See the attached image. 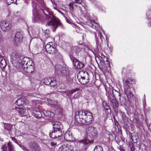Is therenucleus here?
Returning a JSON list of instances; mask_svg holds the SVG:
<instances>
[{"instance_id":"09e8293b","label":"nucleus","mask_w":151,"mask_h":151,"mask_svg":"<svg viewBox=\"0 0 151 151\" xmlns=\"http://www.w3.org/2000/svg\"><path fill=\"white\" fill-rule=\"evenodd\" d=\"M56 143H55L53 142H51V145L52 146H54L55 145H56Z\"/></svg>"},{"instance_id":"a19ab883","label":"nucleus","mask_w":151,"mask_h":151,"mask_svg":"<svg viewBox=\"0 0 151 151\" xmlns=\"http://www.w3.org/2000/svg\"><path fill=\"white\" fill-rule=\"evenodd\" d=\"M82 1V0H75V3H78L79 4H81Z\"/></svg>"},{"instance_id":"e433bc0d","label":"nucleus","mask_w":151,"mask_h":151,"mask_svg":"<svg viewBox=\"0 0 151 151\" xmlns=\"http://www.w3.org/2000/svg\"><path fill=\"white\" fill-rule=\"evenodd\" d=\"M73 3H70L69 4V8L70 10H73Z\"/></svg>"},{"instance_id":"f704fd0d","label":"nucleus","mask_w":151,"mask_h":151,"mask_svg":"<svg viewBox=\"0 0 151 151\" xmlns=\"http://www.w3.org/2000/svg\"><path fill=\"white\" fill-rule=\"evenodd\" d=\"M103 106L104 109L106 110H109V106L106 104L105 102H104L103 103Z\"/></svg>"},{"instance_id":"c85d7f7f","label":"nucleus","mask_w":151,"mask_h":151,"mask_svg":"<svg viewBox=\"0 0 151 151\" xmlns=\"http://www.w3.org/2000/svg\"><path fill=\"white\" fill-rule=\"evenodd\" d=\"M16 110L19 113L21 114H23L25 113L26 111V109L24 108H17Z\"/></svg>"},{"instance_id":"4c0bfd02","label":"nucleus","mask_w":151,"mask_h":151,"mask_svg":"<svg viewBox=\"0 0 151 151\" xmlns=\"http://www.w3.org/2000/svg\"><path fill=\"white\" fill-rule=\"evenodd\" d=\"M107 63L105 64V66L107 68V70H109L110 69V65L108 61Z\"/></svg>"},{"instance_id":"f03ea898","label":"nucleus","mask_w":151,"mask_h":151,"mask_svg":"<svg viewBox=\"0 0 151 151\" xmlns=\"http://www.w3.org/2000/svg\"><path fill=\"white\" fill-rule=\"evenodd\" d=\"M21 56L17 52L12 53L11 56V62L13 65L16 68L19 69L21 71L29 64L32 63V60H29L27 58H24L21 60Z\"/></svg>"},{"instance_id":"79ce46f5","label":"nucleus","mask_w":151,"mask_h":151,"mask_svg":"<svg viewBox=\"0 0 151 151\" xmlns=\"http://www.w3.org/2000/svg\"><path fill=\"white\" fill-rule=\"evenodd\" d=\"M64 17L67 22L69 23H70V20H69V19H68L65 16H64Z\"/></svg>"},{"instance_id":"7ed1b4c3","label":"nucleus","mask_w":151,"mask_h":151,"mask_svg":"<svg viewBox=\"0 0 151 151\" xmlns=\"http://www.w3.org/2000/svg\"><path fill=\"white\" fill-rule=\"evenodd\" d=\"M75 122L83 125L90 124L93 120L92 113L87 111L80 110L75 113Z\"/></svg>"},{"instance_id":"ddd939ff","label":"nucleus","mask_w":151,"mask_h":151,"mask_svg":"<svg viewBox=\"0 0 151 151\" xmlns=\"http://www.w3.org/2000/svg\"><path fill=\"white\" fill-rule=\"evenodd\" d=\"M95 38L96 39V43L97 44L99 45L101 44L102 41L104 39L103 37L102 36L101 33L100 32H98V38L97 37L96 34L95 32L94 33Z\"/></svg>"},{"instance_id":"1a4fd4ad","label":"nucleus","mask_w":151,"mask_h":151,"mask_svg":"<svg viewBox=\"0 0 151 151\" xmlns=\"http://www.w3.org/2000/svg\"><path fill=\"white\" fill-rule=\"evenodd\" d=\"M1 27L3 31H7L10 29L11 25L8 22L3 21L1 23Z\"/></svg>"},{"instance_id":"4be33fe9","label":"nucleus","mask_w":151,"mask_h":151,"mask_svg":"<svg viewBox=\"0 0 151 151\" xmlns=\"http://www.w3.org/2000/svg\"><path fill=\"white\" fill-rule=\"evenodd\" d=\"M56 132L55 131L54 129H53V130L49 133L50 137L52 138H56Z\"/></svg>"},{"instance_id":"5701e85b","label":"nucleus","mask_w":151,"mask_h":151,"mask_svg":"<svg viewBox=\"0 0 151 151\" xmlns=\"http://www.w3.org/2000/svg\"><path fill=\"white\" fill-rule=\"evenodd\" d=\"M51 81V78H46L43 80V82L46 85H49L50 82Z\"/></svg>"},{"instance_id":"13d9d810","label":"nucleus","mask_w":151,"mask_h":151,"mask_svg":"<svg viewBox=\"0 0 151 151\" xmlns=\"http://www.w3.org/2000/svg\"><path fill=\"white\" fill-rule=\"evenodd\" d=\"M0 140L2 141L3 140V139H0Z\"/></svg>"},{"instance_id":"412c9836","label":"nucleus","mask_w":151,"mask_h":151,"mask_svg":"<svg viewBox=\"0 0 151 151\" xmlns=\"http://www.w3.org/2000/svg\"><path fill=\"white\" fill-rule=\"evenodd\" d=\"M33 113L35 115V117L37 118H40L42 116V114L40 111L34 110Z\"/></svg>"},{"instance_id":"6e6552de","label":"nucleus","mask_w":151,"mask_h":151,"mask_svg":"<svg viewBox=\"0 0 151 151\" xmlns=\"http://www.w3.org/2000/svg\"><path fill=\"white\" fill-rule=\"evenodd\" d=\"M64 139L67 141H76L75 139L72 135V133L70 131H67L64 136Z\"/></svg>"},{"instance_id":"423d86ee","label":"nucleus","mask_w":151,"mask_h":151,"mask_svg":"<svg viewBox=\"0 0 151 151\" xmlns=\"http://www.w3.org/2000/svg\"><path fill=\"white\" fill-rule=\"evenodd\" d=\"M129 82L127 81H125L124 82V91L128 98H130L133 96L132 93V91L130 89L129 86L128 85Z\"/></svg>"},{"instance_id":"2f4dec72","label":"nucleus","mask_w":151,"mask_h":151,"mask_svg":"<svg viewBox=\"0 0 151 151\" xmlns=\"http://www.w3.org/2000/svg\"><path fill=\"white\" fill-rule=\"evenodd\" d=\"M101 55H99L100 57H101V59H102L103 61L104 62L105 60L104 59H106V61L107 62H108V60H107V57L104 55L103 54L101 53Z\"/></svg>"},{"instance_id":"5fc2aeb1","label":"nucleus","mask_w":151,"mask_h":151,"mask_svg":"<svg viewBox=\"0 0 151 151\" xmlns=\"http://www.w3.org/2000/svg\"><path fill=\"white\" fill-rule=\"evenodd\" d=\"M2 35L1 33V31H0V39H1L2 37Z\"/></svg>"},{"instance_id":"473e14b6","label":"nucleus","mask_w":151,"mask_h":151,"mask_svg":"<svg viewBox=\"0 0 151 151\" xmlns=\"http://www.w3.org/2000/svg\"><path fill=\"white\" fill-rule=\"evenodd\" d=\"M17 0H7L6 3L8 5H10L12 3H15L17 4L16 3Z\"/></svg>"},{"instance_id":"f3484780","label":"nucleus","mask_w":151,"mask_h":151,"mask_svg":"<svg viewBox=\"0 0 151 151\" xmlns=\"http://www.w3.org/2000/svg\"><path fill=\"white\" fill-rule=\"evenodd\" d=\"M70 70L68 67H63L62 71L61 76H69Z\"/></svg>"},{"instance_id":"7c9ffc66","label":"nucleus","mask_w":151,"mask_h":151,"mask_svg":"<svg viewBox=\"0 0 151 151\" xmlns=\"http://www.w3.org/2000/svg\"><path fill=\"white\" fill-rule=\"evenodd\" d=\"M7 146L9 151H13V146L11 142H9L7 144Z\"/></svg>"},{"instance_id":"052dcab7","label":"nucleus","mask_w":151,"mask_h":151,"mask_svg":"<svg viewBox=\"0 0 151 151\" xmlns=\"http://www.w3.org/2000/svg\"><path fill=\"white\" fill-rule=\"evenodd\" d=\"M63 16H64H64H65L64 15H63Z\"/></svg>"},{"instance_id":"f8f14e48","label":"nucleus","mask_w":151,"mask_h":151,"mask_svg":"<svg viewBox=\"0 0 151 151\" xmlns=\"http://www.w3.org/2000/svg\"><path fill=\"white\" fill-rule=\"evenodd\" d=\"M108 97V100L111 102V105L114 108L117 107L119 106L118 102L116 101L115 99L113 98L111 100V98L109 93H107L106 94Z\"/></svg>"},{"instance_id":"393cba45","label":"nucleus","mask_w":151,"mask_h":151,"mask_svg":"<svg viewBox=\"0 0 151 151\" xmlns=\"http://www.w3.org/2000/svg\"><path fill=\"white\" fill-rule=\"evenodd\" d=\"M55 131L56 132V138L58 137L61 136L63 132L62 129L57 130L56 131Z\"/></svg>"},{"instance_id":"c756f323","label":"nucleus","mask_w":151,"mask_h":151,"mask_svg":"<svg viewBox=\"0 0 151 151\" xmlns=\"http://www.w3.org/2000/svg\"><path fill=\"white\" fill-rule=\"evenodd\" d=\"M93 151H103L102 147L100 145H97L95 147Z\"/></svg>"},{"instance_id":"a878e982","label":"nucleus","mask_w":151,"mask_h":151,"mask_svg":"<svg viewBox=\"0 0 151 151\" xmlns=\"http://www.w3.org/2000/svg\"><path fill=\"white\" fill-rule=\"evenodd\" d=\"M85 77H81V78L79 79L80 82L82 84L84 85L87 83L88 81H86L85 80Z\"/></svg>"},{"instance_id":"49530a36","label":"nucleus","mask_w":151,"mask_h":151,"mask_svg":"<svg viewBox=\"0 0 151 151\" xmlns=\"http://www.w3.org/2000/svg\"><path fill=\"white\" fill-rule=\"evenodd\" d=\"M50 32L49 30L48 29H46L45 30V33L46 35H48L49 34Z\"/></svg>"},{"instance_id":"3c124183","label":"nucleus","mask_w":151,"mask_h":151,"mask_svg":"<svg viewBox=\"0 0 151 151\" xmlns=\"http://www.w3.org/2000/svg\"><path fill=\"white\" fill-rule=\"evenodd\" d=\"M55 4V5H53L52 6H53V8H54L55 9H56V10H57V8H56V4Z\"/></svg>"},{"instance_id":"a18cd8bd","label":"nucleus","mask_w":151,"mask_h":151,"mask_svg":"<svg viewBox=\"0 0 151 151\" xmlns=\"http://www.w3.org/2000/svg\"><path fill=\"white\" fill-rule=\"evenodd\" d=\"M1 148L2 149V151H7L5 146H3V147H1Z\"/></svg>"},{"instance_id":"aec40b11","label":"nucleus","mask_w":151,"mask_h":151,"mask_svg":"<svg viewBox=\"0 0 151 151\" xmlns=\"http://www.w3.org/2000/svg\"><path fill=\"white\" fill-rule=\"evenodd\" d=\"M0 67L1 68H4L6 65L5 60L3 59V58L2 57H0Z\"/></svg>"},{"instance_id":"f257e3e1","label":"nucleus","mask_w":151,"mask_h":151,"mask_svg":"<svg viewBox=\"0 0 151 151\" xmlns=\"http://www.w3.org/2000/svg\"><path fill=\"white\" fill-rule=\"evenodd\" d=\"M41 11V14L38 12L34 14L35 16V19L37 20L44 21L45 20H48L51 18V20L47 22L46 26H51L54 32L55 31L58 26H60L63 28H64L60 21L53 16L52 12L48 9H46L44 11Z\"/></svg>"},{"instance_id":"20e7f679","label":"nucleus","mask_w":151,"mask_h":151,"mask_svg":"<svg viewBox=\"0 0 151 151\" xmlns=\"http://www.w3.org/2000/svg\"><path fill=\"white\" fill-rule=\"evenodd\" d=\"M86 132L87 135V138L85 139L84 140H81L78 141L79 142L83 143L86 145L89 143L91 141V140L88 139V136L92 138L95 137L97 133L96 128L92 126L88 127L86 130Z\"/></svg>"},{"instance_id":"8fccbe9b","label":"nucleus","mask_w":151,"mask_h":151,"mask_svg":"<svg viewBox=\"0 0 151 151\" xmlns=\"http://www.w3.org/2000/svg\"><path fill=\"white\" fill-rule=\"evenodd\" d=\"M22 149H23V150H24L25 151H28V150H27V149L25 147H23V146H22Z\"/></svg>"},{"instance_id":"bb28decb","label":"nucleus","mask_w":151,"mask_h":151,"mask_svg":"<svg viewBox=\"0 0 151 151\" xmlns=\"http://www.w3.org/2000/svg\"><path fill=\"white\" fill-rule=\"evenodd\" d=\"M51 81H50V85L51 87H54L57 85V82L54 79L51 78Z\"/></svg>"},{"instance_id":"6e6d98bb","label":"nucleus","mask_w":151,"mask_h":151,"mask_svg":"<svg viewBox=\"0 0 151 151\" xmlns=\"http://www.w3.org/2000/svg\"><path fill=\"white\" fill-rule=\"evenodd\" d=\"M51 2L53 4H55V1H54V0H50Z\"/></svg>"},{"instance_id":"864d4df0","label":"nucleus","mask_w":151,"mask_h":151,"mask_svg":"<svg viewBox=\"0 0 151 151\" xmlns=\"http://www.w3.org/2000/svg\"><path fill=\"white\" fill-rule=\"evenodd\" d=\"M79 50L80 51V48H77V49H76V52H77V51L78 50V51Z\"/></svg>"},{"instance_id":"a211bd4d","label":"nucleus","mask_w":151,"mask_h":151,"mask_svg":"<svg viewBox=\"0 0 151 151\" xmlns=\"http://www.w3.org/2000/svg\"><path fill=\"white\" fill-rule=\"evenodd\" d=\"M32 151H38L40 150V148L38 145L35 143L32 144L30 147Z\"/></svg>"},{"instance_id":"6ab92c4d","label":"nucleus","mask_w":151,"mask_h":151,"mask_svg":"<svg viewBox=\"0 0 151 151\" xmlns=\"http://www.w3.org/2000/svg\"><path fill=\"white\" fill-rule=\"evenodd\" d=\"M43 114L46 116L50 117H53L55 116V114L53 112L48 111H44L43 112Z\"/></svg>"},{"instance_id":"2eb2a0df","label":"nucleus","mask_w":151,"mask_h":151,"mask_svg":"<svg viewBox=\"0 0 151 151\" xmlns=\"http://www.w3.org/2000/svg\"><path fill=\"white\" fill-rule=\"evenodd\" d=\"M71 146L67 144H64L60 147L58 151H71Z\"/></svg>"},{"instance_id":"4d7b16f0","label":"nucleus","mask_w":151,"mask_h":151,"mask_svg":"<svg viewBox=\"0 0 151 151\" xmlns=\"http://www.w3.org/2000/svg\"><path fill=\"white\" fill-rule=\"evenodd\" d=\"M131 150L132 151H134V148L133 149L132 148L131 149Z\"/></svg>"},{"instance_id":"4468645a","label":"nucleus","mask_w":151,"mask_h":151,"mask_svg":"<svg viewBox=\"0 0 151 151\" xmlns=\"http://www.w3.org/2000/svg\"><path fill=\"white\" fill-rule=\"evenodd\" d=\"M63 67L60 65H57L55 66V73L56 74L61 76Z\"/></svg>"},{"instance_id":"58836bf2","label":"nucleus","mask_w":151,"mask_h":151,"mask_svg":"<svg viewBox=\"0 0 151 151\" xmlns=\"http://www.w3.org/2000/svg\"><path fill=\"white\" fill-rule=\"evenodd\" d=\"M112 93L113 94V95H114V91L116 92V93H117V94H118L119 96H120V93H119V92L118 91H116V90H115V89H114L113 90H112Z\"/></svg>"},{"instance_id":"dca6fc26","label":"nucleus","mask_w":151,"mask_h":151,"mask_svg":"<svg viewBox=\"0 0 151 151\" xmlns=\"http://www.w3.org/2000/svg\"><path fill=\"white\" fill-rule=\"evenodd\" d=\"M88 24L90 27L95 29L96 30L99 27V25L93 21L89 20L88 22Z\"/></svg>"},{"instance_id":"37998d69","label":"nucleus","mask_w":151,"mask_h":151,"mask_svg":"<svg viewBox=\"0 0 151 151\" xmlns=\"http://www.w3.org/2000/svg\"><path fill=\"white\" fill-rule=\"evenodd\" d=\"M96 49H97L98 48H96ZM92 52H93L94 54H95L98 53L99 52V51L97 50H95L94 52H93L92 51Z\"/></svg>"},{"instance_id":"de8ad7c7","label":"nucleus","mask_w":151,"mask_h":151,"mask_svg":"<svg viewBox=\"0 0 151 151\" xmlns=\"http://www.w3.org/2000/svg\"><path fill=\"white\" fill-rule=\"evenodd\" d=\"M11 139L12 140L14 141V142H17V140L15 139V138L14 137H12Z\"/></svg>"},{"instance_id":"ea45409f","label":"nucleus","mask_w":151,"mask_h":151,"mask_svg":"<svg viewBox=\"0 0 151 151\" xmlns=\"http://www.w3.org/2000/svg\"><path fill=\"white\" fill-rule=\"evenodd\" d=\"M43 50L44 51L45 50L46 51L47 53H48V52H50V51L51 49H48L47 48H43Z\"/></svg>"},{"instance_id":"72a5a7b5","label":"nucleus","mask_w":151,"mask_h":151,"mask_svg":"<svg viewBox=\"0 0 151 151\" xmlns=\"http://www.w3.org/2000/svg\"><path fill=\"white\" fill-rule=\"evenodd\" d=\"M79 90V89L78 88H76L73 89L71 90L70 91H68V93H69L71 95V94H72L74 92L77 91H78Z\"/></svg>"},{"instance_id":"b1692460","label":"nucleus","mask_w":151,"mask_h":151,"mask_svg":"<svg viewBox=\"0 0 151 151\" xmlns=\"http://www.w3.org/2000/svg\"><path fill=\"white\" fill-rule=\"evenodd\" d=\"M24 102V100L23 99L20 98L18 99L16 101V104L19 106L22 104Z\"/></svg>"},{"instance_id":"c9c22d12","label":"nucleus","mask_w":151,"mask_h":151,"mask_svg":"<svg viewBox=\"0 0 151 151\" xmlns=\"http://www.w3.org/2000/svg\"><path fill=\"white\" fill-rule=\"evenodd\" d=\"M55 45H53V42H50L46 44L45 47H54Z\"/></svg>"},{"instance_id":"9b49d317","label":"nucleus","mask_w":151,"mask_h":151,"mask_svg":"<svg viewBox=\"0 0 151 151\" xmlns=\"http://www.w3.org/2000/svg\"><path fill=\"white\" fill-rule=\"evenodd\" d=\"M26 73H30L33 72L34 70V66L33 63L29 64L24 68L23 69Z\"/></svg>"},{"instance_id":"cd10ccee","label":"nucleus","mask_w":151,"mask_h":151,"mask_svg":"<svg viewBox=\"0 0 151 151\" xmlns=\"http://www.w3.org/2000/svg\"><path fill=\"white\" fill-rule=\"evenodd\" d=\"M48 49H51L50 51V52H48V53L50 54H55L57 52V50L56 49V48H47Z\"/></svg>"},{"instance_id":"c03bdc74","label":"nucleus","mask_w":151,"mask_h":151,"mask_svg":"<svg viewBox=\"0 0 151 151\" xmlns=\"http://www.w3.org/2000/svg\"><path fill=\"white\" fill-rule=\"evenodd\" d=\"M77 96H76V95H74V97L75 98H77L80 95V93L79 92H78L77 93Z\"/></svg>"},{"instance_id":"39448f33","label":"nucleus","mask_w":151,"mask_h":151,"mask_svg":"<svg viewBox=\"0 0 151 151\" xmlns=\"http://www.w3.org/2000/svg\"><path fill=\"white\" fill-rule=\"evenodd\" d=\"M23 40V36L19 32H16L13 39V42L15 46H18L22 42Z\"/></svg>"},{"instance_id":"603ef678","label":"nucleus","mask_w":151,"mask_h":151,"mask_svg":"<svg viewBox=\"0 0 151 151\" xmlns=\"http://www.w3.org/2000/svg\"><path fill=\"white\" fill-rule=\"evenodd\" d=\"M57 10L60 13V14H61L62 15H63V12L60 10L59 9H57Z\"/></svg>"},{"instance_id":"bf43d9fd","label":"nucleus","mask_w":151,"mask_h":151,"mask_svg":"<svg viewBox=\"0 0 151 151\" xmlns=\"http://www.w3.org/2000/svg\"><path fill=\"white\" fill-rule=\"evenodd\" d=\"M84 37V35H83V37Z\"/></svg>"},{"instance_id":"9d476101","label":"nucleus","mask_w":151,"mask_h":151,"mask_svg":"<svg viewBox=\"0 0 151 151\" xmlns=\"http://www.w3.org/2000/svg\"><path fill=\"white\" fill-rule=\"evenodd\" d=\"M53 126V129H54L55 131L57 130L63 129V126L61 122L58 121H54L52 122Z\"/></svg>"},{"instance_id":"0eeeda50","label":"nucleus","mask_w":151,"mask_h":151,"mask_svg":"<svg viewBox=\"0 0 151 151\" xmlns=\"http://www.w3.org/2000/svg\"><path fill=\"white\" fill-rule=\"evenodd\" d=\"M70 57L73 65L75 68L80 69L84 67V64L76 59L75 58L72 56H70Z\"/></svg>"}]
</instances>
